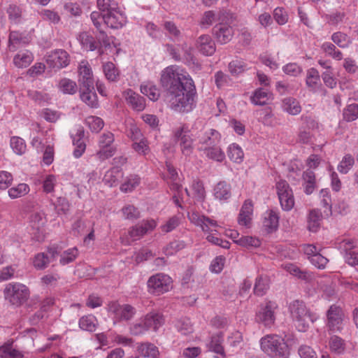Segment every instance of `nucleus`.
Listing matches in <instances>:
<instances>
[{
	"instance_id": "nucleus-1",
	"label": "nucleus",
	"mask_w": 358,
	"mask_h": 358,
	"mask_svg": "<svg viewBox=\"0 0 358 358\" xmlns=\"http://www.w3.org/2000/svg\"><path fill=\"white\" fill-rule=\"evenodd\" d=\"M159 82L166 90V101L171 110L188 113L194 108L196 87L185 69L177 65L169 66L162 71Z\"/></svg>"
},
{
	"instance_id": "nucleus-2",
	"label": "nucleus",
	"mask_w": 358,
	"mask_h": 358,
	"mask_svg": "<svg viewBox=\"0 0 358 358\" xmlns=\"http://www.w3.org/2000/svg\"><path fill=\"white\" fill-rule=\"evenodd\" d=\"M260 348L269 358H289L291 348L281 336L272 334L263 336Z\"/></svg>"
},
{
	"instance_id": "nucleus-3",
	"label": "nucleus",
	"mask_w": 358,
	"mask_h": 358,
	"mask_svg": "<svg viewBox=\"0 0 358 358\" xmlns=\"http://www.w3.org/2000/svg\"><path fill=\"white\" fill-rule=\"evenodd\" d=\"M291 317L297 330L305 332L309 327V322H314L318 319V315L307 308L302 301L294 300L288 306Z\"/></svg>"
},
{
	"instance_id": "nucleus-4",
	"label": "nucleus",
	"mask_w": 358,
	"mask_h": 358,
	"mask_svg": "<svg viewBox=\"0 0 358 358\" xmlns=\"http://www.w3.org/2000/svg\"><path fill=\"white\" fill-rule=\"evenodd\" d=\"M3 293L5 299L15 306H20L24 303L30 294L28 287L18 282L8 284Z\"/></svg>"
},
{
	"instance_id": "nucleus-5",
	"label": "nucleus",
	"mask_w": 358,
	"mask_h": 358,
	"mask_svg": "<svg viewBox=\"0 0 358 358\" xmlns=\"http://www.w3.org/2000/svg\"><path fill=\"white\" fill-rule=\"evenodd\" d=\"M172 279L166 274L159 273L150 276L147 282L149 293L160 296L172 289Z\"/></svg>"
},
{
	"instance_id": "nucleus-6",
	"label": "nucleus",
	"mask_w": 358,
	"mask_h": 358,
	"mask_svg": "<svg viewBox=\"0 0 358 358\" xmlns=\"http://www.w3.org/2000/svg\"><path fill=\"white\" fill-rule=\"evenodd\" d=\"M46 222L43 212H34L30 215L27 229L32 239L39 242L44 239V226Z\"/></svg>"
},
{
	"instance_id": "nucleus-7",
	"label": "nucleus",
	"mask_w": 358,
	"mask_h": 358,
	"mask_svg": "<svg viewBox=\"0 0 358 358\" xmlns=\"http://www.w3.org/2000/svg\"><path fill=\"white\" fill-rule=\"evenodd\" d=\"M166 166L168 171L167 182L170 185L171 190L174 192V195L173 196V202L178 207L182 208L181 201L183 199V192L182 185L180 183L178 172L170 163L166 162Z\"/></svg>"
},
{
	"instance_id": "nucleus-8",
	"label": "nucleus",
	"mask_w": 358,
	"mask_h": 358,
	"mask_svg": "<svg viewBox=\"0 0 358 358\" xmlns=\"http://www.w3.org/2000/svg\"><path fill=\"white\" fill-rule=\"evenodd\" d=\"M277 194L282 210H291L294 206V198L292 188L284 180H280L275 185Z\"/></svg>"
},
{
	"instance_id": "nucleus-9",
	"label": "nucleus",
	"mask_w": 358,
	"mask_h": 358,
	"mask_svg": "<svg viewBox=\"0 0 358 358\" xmlns=\"http://www.w3.org/2000/svg\"><path fill=\"white\" fill-rule=\"evenodd\" d=\"M277 309L278 305L273 301H269L262 304L256 313L257 321L265 327H271L275 323V313Z\"/></svg>"
},
{
	"instance_id": "nucleus-10",
	"label": "nucleus",
	"mask_w": 358,
	"mask_h": 358,
	"mask_svg": "<svg viewBox=\"0 0 358 358\" xmlns=\"http://www.w3.org/2000/svg\"><path fill=\"white\" fill-rule=\"evenodd\" d=\"M108 312L117 321L131 320L136 313V308L129 304H120L116 301L110 302L108 306Z\"/></svg>"
},
{
	"instance_id": "nucleus-11",
	"label": "nucleus",
	"mask_w": 358,
	"mask_h": 358,
	"mask_svg": "<svg viewBox=\"0 0 358 358\" xmlns=\"http://www.w3.org/2000/svg\"><path fill=\"white\" fill-rule=\"evenodd\" d=\"M174 136L180 141L182 153L185 156H189L193 151V139L190 135L188 126L182 124L174 130Z\"/></svg>"
},
{
	"instance_id": "nucleus-12",
	"label": "nucleus",
	"mask_w": 358,
	"mask_h": 358,
	"mask_svg": "<svg viewBox=\"0 0 358 358\" xmlns=\"http://www.w3.org/2000/svg\"><path fill=\"white\" fill-rule=\"evenodd\" d=\"M328 329L331 332L341 331L344 325V314L339 306H331L327 313Z\"/></svg>"
},
{
	"instance_id": "nucleus-13",
	"label": "nucleus",
	"mask_w": 358,
	"mask_h": 358,
	"mask_svg": "<svg viewBox=\"0 0 358 358\" xmlns=\"http://www.w3.org/2000/svg\"><path fill=\"white\" fill-rule=\"evenodd\" d=\"M114 136L110 132L103 134L99 141V150L96 157L100 160H105L114 155L115 148L113 146Z\"/></svg>"
},
{
	"instance_id": "nucleus-14",
	"label": "nucleus",
	"mask_w": 358,
	"mask_h": 358,
	"mask_svg": "<svg viewBox=\"0 0 358 358\" xmlns=\"http://www.w3.org/2000/svg\"><path fill=\"white\" fill-rule=\"evenodd\" d=\"M221 134L214 129H206L198 136V149L203 150L208 147L217 145L221 141Z\"/></svg>"
},
{
	"instance_id": "nucleus-15",
	"label": "nucleus",
	"mask_w": 358,
	"mask_h": 358,
	"mask_svg": "<svg viewBox=\"0 0 358 358\" xmlns=\"http://www.w3.org/2000/svg\"><path fill=\"white\" fill-rule=\"evenodd\" d=\"M78 83L80 89H94V80L92 68L86 60H82L78 66Z\"/></svg>"
},
{
	"instance_id": "nucleus-16",
	"label": "nucleus",
	"mask_w": 358,
	"mask_h": 358,
	"mask_svg": "<svg viewBox=\"0 0 358 358\" xmlns=\"http://www.w3.org/2000/svg\"><path fill=\"white\" fill-rule=\"evenodd\" d=\"M47 64L53 69H62L69 64V55L64 50H55L46 55L45 59Z\"/></svg>"
},
{
	"instance_id": "nucleus-17",
	"label": "nucleus",
	"mask_w": 358,
	"mask_h": 358,
	"mask_svg": "<svg viewBox=\"0 0 358 358\" xmlns=\"http://www.w3.org/2000/svg\"><path fill=\"white\" fill-rule=\"evenodd\" d=\"M188 218L192 223L199 227L203 232L215 231L216 228L219 227L215 220L203 215H201L197 212H192L189 213Z\"/></svg>"
},
{
	"instance_id": "nucleus-18",
	"label": "nucleus",
	"mask_w": 358,
	"mask_h": 358,
	"mask_svg": "<svg viewBox=\"0 0 358 358\" xmlns=\"http://www.w3.org/2000/svg\"><path fill=\"white\" fill-rule=\"evenodd\" d=\"M127 22L124 13L118 7L108 13H103V22L112 29H120Z\"/></svg>"
},
{
	"instance_id": "nucleus-19",
	"label": "nucleus",
	"mask_w": 358,
	"mask_h": 358,
	"mask_svg": "<svg viewBox=\"0 0 358 358\" xmlns=\"http://www.w3.org/2000/svg\"><path fill=\"white\" fill-rule=\"evenodd\" d=\"M123 97L134 110L140 112L145 108V99L131 89H127L123 92Z\"/></svg>"
},
{
	"instance_id": "nucleus-20",
	"label": "nucleus",
	"mask_w": 358,
	"mask_h": 358,
	"mask_svg": "<svg viewBox=\"0 0 358 358\" xmlns=\"http://www.w3.org/2000/svg\"><path fill=\"white\" fill-rule=\"evenodd\" d=\"M279 225V215L273 210H268L264 213L262 226L267 233L275 231Z\"/></svg>"
},
{
	"instance_id": "nucleus-21",
	"label": "nucleus",
	"mask_w": 358,
	"mask_h": 358,
	"mask_svg": "<svg viewBox=\"0 0 358 358\" xmlns=\"http://www.w3.org/2000/svg\"><path fill=\"white\" fill-rule=\"evenodd\" d=\"M213 33L217 41L221 44L229 42L234 35L232 27L227 24H219L215 26Z\"/></svg>"
},
{
	"instance_id": "nucleus-22",
	"label": "nucleus",
	"mask_w": 358,
	"mask_h": 358,
	"mask_svg": "<svg viewBox=\"0 0 358 358\" xmlns=\"http://www.w3.org/2000/svg\"><path fill=\"white\" fill-rule=\"evenodd\" d=\"M213 193L216 200L227 202L231 196V185L225 181H220L214 186Z\"/></svg>"
},
{
	"instance_id": "nucleus-23",
	"label": "nucleus",
	"mask_w": 358,
	"mask_h": 358,
	"mask_svg": "<svg viewBox=\"0 0 358 358\" xmlns=\"http://www.w3.org/2000/svg\"><path fill=\"white\" fill-rule=\"evenodd\" d=\"M196 47L204 55H211L215 51V44L209 35H201L196 40Z\"/></svg>"
},
{
	"instance_id": "nucleus-24",
	"label": "nucleus",
	"mask_w": 358,
	"mask_h": 358,
	"mask_svg": "<svg viewBox=\"0 0 358 358\" xmlns=\"http://www.w3.org/2000/svg\"><path fill=\"white\" fill-rule=\"evenodd\" d=\"M253 205L251 201L246 200L240 210L238 222L239 225L250 227L252 218Z\"/></svg>"
},
{
	"instance_id": "nucleus-25",
	"label": "nucleus",
	"mask_w": 358,
	"mask_h": 358,
	"mask_svg": "<svg viewBox=\"0 0 358 358\" xmlns=\"http://www.w3.org/2000/svg\"><path fill=\"white\" fill-rule=\"evenodd\" d=\"M186 195L197 201H203L206 197V191L203 183L199 180H194L189 189H185Z\"/></svg>"
},
{
	"instance_id": "nucleus-26",
	"label": "nucleus",
	"mask_w": 358,
	"mask_h": 358,
	"mask_svg": "<svg viewBox=\"0 0 358 358\" xmlns=\"http://www.w3.org/2000/svg\"><path fill=\"white\" fill-rule=\"evenodd\" d=\"M149 329L157 331L164 323L163 315L156 311H151L143 317Z\"/></svg>"
},
{
	"instance_id": "nucleus-27",
	"label": "nucleus",
	"mask_w": 358,
	"mask_h": 358,
	"mask_svg": "<svg viewBox=\"0 0 358 358\" xmlns=\"http://www.w3.org/2000/svg\"><path fill=\"white\" fill-rule=\"evenodd\" d=\"M306 83L307 87L313 92H317L320 90L322 84L317 69L310 68L307 71Z\"/></svg>"
},
{
	"instance_id": "nucleus-28",
	"label": "nucleus",
	"mask_w": 358,
	"mask_h": 358,
	"mask_svg": "<svg viewBox=\"0 0 358 358\" xmlns=\"http://www.w3.org/2000/svg\"><path fill=\"white\" fill-rule=\"evenodd\" d=\"M141 92L148 96L150 101H156L160 96V92L157 85L150 81H145L140 87Z\"/></svg>"
},
{
	"instance_id": "nucleus-29",
	"label": "nucleus",
	"mask_w": 358,
	"mask_h": 358,
	"mask_svg": "<svg viewBox=\"0 0 358 358\" xmlns=\"http://www.w3.org/2000/svg\"><path fill=\"white\" fill-rule=\"evenodd\" d=\"M122 176L123 173L121 169L117 166H114L106 172L103 182L109 187H114L118 184V181Z\"/></svg>"
},
{
	"instance_id": "nucleus-30",
	"label": "nucleus",
	"mask_w": 358,
	"mask_h": 358,
	"mask_svg": "<svg viewBox=\"0 0 358 358\" xmlns=\"http://www.w3.org/2000/svg\"><path fill=\"white\" fill-rule=\"evenodd\" d=\"M34 57L31 52L24 50L18 52L13 57L14 65L20 69L26 68L33 62Z\"/></svg>"
},
{
	"instance_id": "nucleus-31",
	"label": "nucleus",
	"mask_w": 358,
	"mask_h": 358,
	"mask_svg": "<svg viewBox=\"0 0 358 358\" xmlns=\"http://www.w3.org/2000/svg\"><path fill=\"white\" fill-rule=\"evenodd\" d=\"M139 354L145 358H159V351L158 348L151 343H142L137 347Z\"/></svg>"
},
{
	"instance_id": "nucleus-32",
	"label": "nucleus",
	"mask_w": 358,
	"mask_h": 358,
	"mask_svg": "<svg viewBox=\"0 0 358 358\" xmlns=\"http://www.w3.org/2000/svg\"><path fill=\"white\" fill-rule=\"evenodd\" d=\"M273 99L272 94L267 90L259 88L250 97L251 102L255 105L264 106Z\"/></svg>"
},
{
	"instance_id": "nucleus-33",
	"label": "nucleus",
	"mask_w": 358,
	"mask_h": 358,
	"mask_svg": "<svg viewBox=\"0 0 358 358\" xmlns=\"http://www.w3.org/2000/svg\"><path fill=\"white\" fill-rule=\"evenodd\" d=\"M223 338L224 334L222 332H219L211 337L210 341L208 344V349L210 351L220 355L222 358L225 357L224 348L222 345L223 342Z\"/></svg>"
},
{
	"instance_id": "nucleus-34",
	"label": "nucleus",
	"mask_w": 358,
	"mask_h": 358,
	"mask_svg": "<svg viewBox=\"0 0 358 358\" xmlns=\"http://www.w3.org/2000/svg\"><path fill=\"white\" fill-rule=\"evenodd\" d=\"M202 151L208 159L213 161L222 162L225 159V153L219 145L208 147Z\"/></svg>"
},
{
	"instance_id": "nucleus-35",
	"label": "nucleus",
	"mask_w": 358,
	"mask_h": 358,
	"mask_svg": "<svg viewBox=\"0 0 358 358\" xmlns=\"http://www.w3.org/2000/svg\"><path fill=\"white\" fill-rule=\"evenodd\" d=\"M322 213L320 210L313 209L308 217V229L311 232H316L320 227Z\"/></svg>"
},
{
	"instance_id": "nucleus-36",
	"label": "nucleus",
	"mask_w": 358,
	"mask_h": 358,
	"mask_svg": "<svg viewBox=\"0 0 358 358\" xmlns=\"http://www.w3.org/2000/svg\"><path fill=\"white\" fill-rule=\"evenodd\" d=\"M77 39L82 48L85 50L94 51L98 47L97 43L95 41L94 37L87 32L80 33L78 36Z\"/></svg>"
},
{
	"instance_id": "nucleus-37",
	"label": "nucleus",
	"mask_w": 358,
	"mask_h": 358,
	"mask_svg": "<svg viewBox=\"0 0 358 358\" xmlns=\"http://www.w3.org/2000/svg\"><path fill=\"white\" fill-rule=\"evenodd\" d=\"M227 155L231 161L236 164H241L244 159L243 149L236 143H231L228 146Z\"/></svg>"
},
{
	"instance_id": "nucleus-38",
	"label": "nucleus",
	"mask_w": 358,
	"mask_h": 358,
	"mask_svg": "<svg viewBox=\"0 0 358 358\" xmlns=\"http://www.w3.org/2000/svg\"><path fill=\"white\" fill-rule=\"evenodd\" d=\"M94 89H80V99L87 106L92 108H97L99 106V101L97 96L94 91Z\"/></svg>"
},
{
	"instance_id": "nucleus-39",
	"label": "nucleus",
	"mask_w": 358,
	"mask_h": 358,
	"mask_svg": "<svg viewBox=\"0 0 358 358\" xmlns=\"http://www.w3.org/2000/svg\"><path fill=\"white\" fill-rule=\"evenodd\" d=\"M1 358H22V353L15 348L12 343H7L0 347Z\"/></svg>"
},
{
	"instance_id": "nucleus-40",
	"label": "nucleus",
	"mask_w": 358,
	"mask_h": 358,
	"mask_svg": "<svg viewBox=\"0 0 358 358\" xmlns=\"http://www.w3.org/2000/svg\"><path fill=\"white\" fill-rule=\"evenodd\" d=\"M282 109L290 115H296L301 112V107L296 99L289 97L284 99L282 101Z\"/></svg>"
},
{
	"instance_id": "nucleus-41",
	"label": "nucleus",
	"mask_w": 358,
	"mask_h": 358,
	"mask_svg": "<svg viewBox=\"0 0 358 358\" xmlns=\"http://www.w3.org/2000/svg\"><path fill=\"white\" fill-rule=\"evenodd\" d=\"M144 234L142 228L138 224L131 227L126 236L122 237V242L125 245H129L131 242L140 239Z\"/></svg>"
},
{
	"instance_id": "nucleus-42",
	"label": "nucleus",
	"mask_w": 358,
	"mask_h": 358,
	"mask_svg": "<svg viewBox=\"0 0 358 358\" xmlns=\"http://www.w3.org/2000/svg\"><path fill=\"white\" fill-rule=\"evenodd\" d=\"M29 187L26 183H20L16 186L10 188L8 194L11 199H15L27 195L29 192Z\"/></svg>"
},
{
	"instance_id": "nucleus-43",
	"label": "nucleus",
	"mask_w": 358,
	"mask_h": 358,
	"mask_svg": "<svg viewBox=\"0 0 358 358\" xmlns=\"http://www.w3.org/2000/svg\"><path fill=\"white\" fill-rule=\"evenodd\" d=\"M59 90L64 94H73L77 92L78 87L75 81L69 78H62L58 83Z\"/></svg>"
},
{
	"instance_id": "nucleus-44",
	"label": "nucleus",
	"mask_w": 358,
	"mask_h": 358,
	"mask_svg": "<svg viewBox=\"0 0 358 358\" xmlns=\"http://www.w3.org/2000/svg\"><path fill=\"white\" fill-rule=\"evenodd\" d=\"M355 159L350 154L345 155L337 166L338 171L342 174H347L353 167Z\"/></svg>"
},
{
	"instance_id": "nucleus-45",
	"label": "nucleus",
	"mask_w": 358,
	"mask_h": 358,
	"mask_svg": "<svg viewBox=\"0 0 358 358\" xmlns=\"http://www.w3.org/2000/svg\"><path fill=\"white\" fill-rule=\"evenodd\" d=\"M10 145L13 151L18 155H22L27 150V145L24 140L19 136L10 138Z\"/></svg>"
},
{
	"instance_id": "nucleus-46",
	"label": "nucleus",
	"mask_w": 358,
	"mask_h": 358,
	"mask_svg": "<svg viewBox=\"0 0 358 358\" xmlns=\"http://www.w3.org/2000/svg\"><path fill=\"white\" fill-rule=\"evenodd\" d=\"M97 321L96 317L92 315H89L81 317L79 320V327L80 329L88 331H94L96 329Z\"/></svg>"
},
{
	"instance_id": "nucleus-47",
	"label": "nucleus",
	"mask_w": 358,
	"mask_h": 358,
	"mask_svg": "<svg viewBox=\"0 0 358 358\" xmlns=\"http://www.w3.org/2000/svg\"><path fill=\"white\" fill-rule=\"evenodd\" d=\"M140 184V178L136 175H131L120 186L122 192L127 193L133 191Z\"/></svg>"
},
{
	"instance_id": "nucleus-48",
	"label": "nucleus",
	"mask_w": 358,
	"mask_h": 358,
	"mask_svg": "<svg viewBox=\"0 0 358 358\" xmlns=\"http://www.w3.org/2000/svg\"><path fill=\"white\" fill-rule=\"evenodd\" d=\"M331 40L338 47L341 48H348L352 43V39L346 34L338 31L334 33L331 36Z\"/></svg>"
},
{
	"instance_id": "nucleus-49",
	"label": "nucleus",
	"mask_w": 358,
	"mask_h": 358,
	"mask_svg": "<svg viewBox=\"0 0 358 358\" xmlns=\"http://www.w3.org/2000/svg\"><path fill=\"white\" fill-rule=\"evenodd\" d=\"M322 50L328 56L331 57L334 59L341 60L343 58L342 52L337 50L335 45L329 42L324 43L321 46Z\"/></svg>"
},
{
	"instance_id": "nucleus-50",
	"label": "nucleus",
	"mask_w": 358,
	"mask_h": 358,
	"mask_svg": "<svg viewBox=\"0 0 358 358\" xmlns=\"http://www.w3.org/2000/svg\"><path fill=\"white\" fill-rule=\"evenodd\" d=\"M185 246L184 241H174L169 243L163 248V253L166 256H171L183 249Z\"/></svg>"
},
{
	"instance_id": "nucleus-51",
	"label": "nucleus",
	"mask_w": 358,
	"mask_h": 358,
	"mask_svg": "<svg viewBox=\"0 0 358 358\" xmlns=\"http://www.w3.org/2000/svg\"><path fill=\"white\" fill-rule=\"evenodd\" d=\"M103 71L107 80L116 81L119 77V71L112 62H107L103 65Z\"/></svg>"
},
{
	"instance_id": "nucleus-52",
	"label": "nucleus",
	"mask_w": 358,
	"mask_h": 358,
	"mask_svg": "<svg viewBox=\"0 0 358 358\" xmlns=\"http://www.w3.org/2000/svg\"><path fill=\"white\" fill-rule=\"evenodd\" d=\"M85 124L92 132H99L103 127L104 123L101 118L92 115L85 119Z\"/></svg>"
},
{
	"instance_id": "nucleus-53",
	"label": "nucleus",
	"mask_w": 358,
	"mask_h": 358,
	"mask_svg": "<svg viewBox=\"0 0 358 358\" xmlns=\"http://www.w3.org/2000/svg\"><path fill=\"white\" fill-rule=\"evenodd\" d=\"M229 71L232 76H237L247 69V65L242 60H233L229 64Z\"/></svg>"
},
{
	"instance_id": "nucleus-54",
	"label": "nucleus",
	"mask_w": 358,
	"mask_h": 358,
	"mask_svg": "<svg viewBox=\"0 0 358 358\" xmlns=\"http://www.w3.org/2000/svg\"><path fill=\"white\" fill-rule=\"evenodd\" d=\"M329 347L331 350L338 355L343 354L345 352V342L338 336H333L329 341Z\"/></svg>"
},
{
	"instance_id": "nucleus-55",
	"label": "nucleus",
	"mask_w": 358,
	"mask_h": 358,
	"mask_svg": "<svg viewBox=\"0 0 358 358\" xmlns=\"http://www.w3.org/2000/svg\"><path fill=\"white\" fill-rule=\"evenodd\" d=\"M25 42L23 41L21 34L16 31H11L8 38V48L12 52L17 50L19 45L24 44Z\"/></svg>"
},
{
	"instance_id": "nucleus-56",
	"label": "nucleus",
	"mask_w": 358,
	"mask_h": 358,
	"mask_svg": "<svg viewBox=\"0 0 358 358\" xmlns=\"http://www.w3.org/2000/svg\"><path fill=\"white\" fill-rule=\"evenodd\" d=\"M149 330L147 324L143 320V317L137 322L132 324L129 327L131 334L134 336H140L144 334Z\"/></svg>"
},
{
	"instance_id": "nucleus-57",
	"label": "nucleus",
	"mask_w": 358,
	"mask_h": 358,
	"mask_svg": "<svg viewBox=\"0 0 358 358\" xmlns=\"http://www.w3.org/2000/svg\"><path fill=\"white\" fill-rule=\"evenodd\" d=\"M235 243L243 247H253L257 248L260 246L261 242L259 238L253 236H242L238 240L235 241Z\"/></svg>"
},
{
	"instance_id": "nucleus-58",
	"label": "nucleus",
	"mask_w": 358,
	"mask_h": 358,
	"mask_svg": "<svg viewBox=\"0 0 358 358\" xmlns=\"http://www.w3.org/2000/svg\"><path fill=\"white\" fill-rule=\"evenodd\" d=\"M78 255V250L76 248H72L65 250L60 258V263L62 265L68 264L76 259Z\"/></svg>"
},
{
	"instance_id": "nucleus-59",
	"label": "nucleus",
	"mask_w": 358,
	"mask_h": 358,
	"mask_svg": "<svg viewBox=\"0 0 358 358\" xmlns=\"http://www.w3.org/2000/svg\"><path fill=\"white\" fill-rule=\"evenodd\" d=\"M176 327L182 334L187 335L193 331L192 323L188 318H184L177 321Z\"/></svg>"
},
{
	"instance_id": "nucleus-60",
	"label": "nucleus",
	"mask_w": 358,
	"mask_h": 358,
	"mask_svg": "<svg viewBox=\"0 0 358 358\" xmlns=\"http://www.w3.org/2000/svg\"><path fill=\"white\" fill-rule=\"evenodd\" d=\"M215 21V14L213 10H208L203 13L199 21V25L202 29L210 27Z\"/></svg>"
},
{
	"instance_id": "nucleus-61",
	"label": "nucleus",
	"mask_w": 358,
	"mask_h": 358,
	"mask_svg": "<svg viewBox=\"0 0 358 358\" xmlns=\"http://www.w3.org/2000/svg\"><path fill=\"white\" fill-rule=\"evenodd\" d=\"M344 119L348 122L358 118V104L352 103L348 106L343 112Z\"/></svg>"
},
{
	"instance_id": "nucleus-62",
	"label": "nucleus",
	"mask_w": 358,
	"mask_h": 358,
	"mask_svg": "<svg viewBox=\"0 0 358 358\" xmlns=\"http://www.w3.org/2000/svg\"><path fill=\"white\" fill-rule=\"evenodd\" d=\"M50 261L47 255L43 252L35 255L33 264L36 269H44L48 265Z\"/></svg>"
},
{
	"instance_id": "nucleus-63",
	"label": "nucleus",
	"mask_w": 358,
	"mask_h": 358,
	"mask_svg": "<svg viewBox=\"0 0 358 358\" xmlns=\"http://www.w3.org/2000/svg\"><path fill=\"white\" fill-rule=\"evenodd\" d=\"M40 15L43 20L48 21L55 24H58L61 20L57 12L48 9L43 10Z\"/></svg>"
},
{
	"instance_id": "nucleus-64",
	"label": "nucleus",
	"mask_w": 358,
	"mask_h": 358,
	"mask_svg": "<svg viewBox=\"0 0 358 358\" xmlns=\"http://www.w3.org/2000/svg\"><path fill=\"white\" fill-rule=\"evenodd\" d=\"M298 354L300 358H317L314 349L307 345H301L298 349Z\"/></svg>"
}]
</instances>
